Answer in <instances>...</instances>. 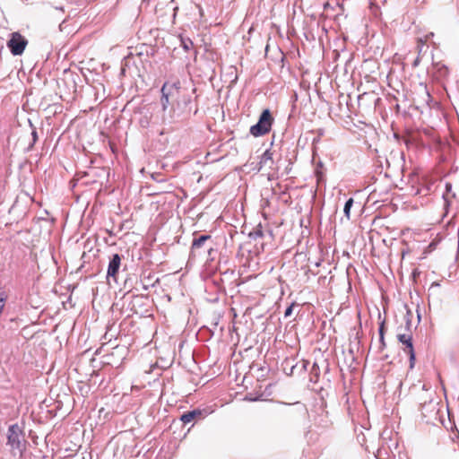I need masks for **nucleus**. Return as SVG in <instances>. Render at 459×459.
Here are the masks:
<instances>
[{"mask_svg": "<svg viewBox=\"0 0 459 459\" xmlns=\"http://www.w3.org/2000/svg\"><path fill=\"white\" fill-rule=\"evenodd\" d=\"M210 238H211L210 235H202L198 238L194 239L192 247H191V252L195 253L196 250L199 249L200 247H202L203 245L204 244V242Z\"/></svg>", "mask_w": 459, "mask_h": 459, "instance_id": "12", "label": "nucleus"}, {"mask_svg": "<svg viewBox=\"0 0 459 459\" xmlns=\"http://www.w3.org/2000/svg\"><path fill=\"white\" fill-rule=\"evenodd\" d=\"M23 440V433L18 424L11 425L8 428L7 445L13 450H22V442Z\"/></svg>", "mask_w": 459, "mask_h": 459, "instance_id": "5", "label": "nucleus"}, {"mask_svg": "<svg viewBox=\"0 0 459 459\" xmlns=\"http://www.w3.org/2000/svg\"><path fill=\"white\" fill-rule=\"evenodd\" d=\"M420 410L423 417H427L428 414L435 412L436 411V404L433 403L431 401L420 403Z\"/></svg>", "mask_w": 459, "mask_h": 459, "instance_id": "11", "label": "nucleus"}, {"mask_svg": "<svg viewBox=\"0 0 459 459\" xmlns=\"http://www.w3.org/2000/svg\"><path fill=\"white\" fill-rule=\"evenodd\" d=\"M174 0H157L155 12L160 16L167 13V11H176L178 7L173 6Z\"/></svg>", "mask_w": 459, "mask_h": 459, "instance_id": "7", "label": "nucleus"}, {"mask_svg": "<svg viewBox=\"0 0 459 459\" xmlns=\"http://www.w3.org/2000/svg\"><path fill=\"white\" fill-rule=\"evenodd\" d=\"M381 348L384 349L385 347V335H383V339H380Z\"/></svg>", "mask_w": 459, "mask_h": 459, "instance_id": "19", "label": "nucleus"}, {"mask_svg": "<svg viewBox=\"0 0 459 459\" xmlns=\"http://www.w3.org/2000/svg\"><path fill=\"white\" fill-rule=\"evenodd\" d=\"M423 47H424V45L417 44V49H418L419 55H420V53L422 52Z\"/></svg>", "mask_w": 459, "mask_h": 459, "instance_id": "18", "label": "nucleus"}, {"mask_svg": "<svg viewBox=\"0 0 459 459\" xmlns=\"http://www.w3.org/2000/svg\"><path fill=\"white\" fill-rule=\"evenodd\" d=\"M188 101H189V99L188 100H184V103L185 104H186Z\"/></svg>", "mask_w": 459, "mask_h": 459, "instance_id": "22", "label": "nucleus"}, {"mask_svg": "<svg viewBox=\"0 0 459 459\" xmlns=\"http://www.w3.org/2000/svg\"><path fill=\"white\" fill-rule=\"evenodd\" d=\"M316 363H315V364H313V369H315V368H316Z\"/></svg>", "mask_w": 459, "mask_h": 459, "instance_id": "23", "label": "nucleus"}, {"mask_svg": "<svg viewBox=\"0 0 459 459\" xmlns=\"http://www.w3.org/2000/svg\"><path fill=\"white\" fill-rule=\"evenodd\" d=\"M273 163V153L269 150H267L261 156L260 168H263V167L271 168Z\"/></svg>", "mask_w": 459, "mask_h": 459, "instance_id": "10", "label": "nucleus"}, {"mask_svg": "<svg viewBox=\"0 0 459 459\" xmlns=\"http://www.w3.org/2000/svg\"><path fill=\"white\" fill-rule=\"evenodd\" d=\"M273 121V118L271 115L270 110L264 109L262 112L258 122L251 126V134L257 137L268 134L272 128Z\"/></svg>", "mask_w": 459, "mask_h": 459, "instance_id": "3", "label": "nucleus"}, {"mask_svg": "<svg viewBox=\"0 0 459 459\" xmlns=\"http://www.w3.org/2000/svg\"><path fill=\"white\" fill-rule=\"evenodd\" d=\"M383 335H385V321H382L379 326V337L383 339Z\"/></svg>", "mask_w": 459, "mask_h": 459, "instance_id": "15", "label": "nucleus"}, {"mask_svg": "<svg viewBox=\"0 0 459 459\" xmlns=\"http://www.w3.org/2000/svg\"><path fill=\"white\" fill-rule=\"evenodd\" d=\"M352 204H353L352 198L348 199L347 202L345 203L343 212H344V214L347 217V219H350V212H351V208Z\"/></svg>", "mask_w": 459, "mask_h": 459, "instance_id": "14", "label": "nucleus"}, {"mask_svg": "<svg viewBox=\"0 0 459 459\" xmlns=\"http://www.w3.org/2000/svg\"><path fill=\"white\" fill-rule=\"evenodd\" d=\"M202 411L201 410H194L191 411L185 412L180 420L184 424L190 423L192 420H194L196 418H200L202 416Z\"/></svg>", "mask_w": 459, "mask_h": 459, "instance_id": "9", "label": "nucleus"}, {"mask_svg": "<svg viewBox=\"0 0 459 459\" xmlns=\"http://www.w3.org/2000/svg\"><path fill=\"white\" fill-rule=\"evenodd\" d=\"M121 261L122 258L120 255L115 254L112 255L108 267V277H112L115 281H117L118 271L121 265Z\"/></svg>", "mask_w": 459, "mask_h": 459, "instance_id": "6", "label": "nucleus"}, {"mask_svg": "<svg viewBox=\"0 0 459 459\" xmlns=\"http://www.w3.org/2000/svg\"><path fill=\"white\" fill-rule=\"evenodd\" d=\"M293 306H294V304L290 305V307L285 310V313H284L285 317H288V316H290L291 315Z\"/></svg>", "mask_w": 459, "mask_h": 459, "instance_id": "16", "label": "nucleus"}, {"mask_svg": "<svg viewBox=\"0 0 459 459\" xmlns=\"http://www.w3.org/2000/svg\"><path fill=\"white\" fill-rule=\"evenodd\" d=\"M28 45V40L19 32L11 34L10 39L7 41V47L13 56H21Z\"/></svg>", "mask_w": 459, "mask_h": 459, "instance_id": "4", "label": "nucleus"}, {"mask_svg": "<svg viewBox=\"0 0 459 459\" xmlns=\"http://www.w3.org/2000/svg\"><path fill=\"white\" fill-rule=\"evenodd\" d=\"M381 348L384 349L385 347V335H383V339H380Z\"/></svg>", "mask_w": 459, "mask_h": 459, "instance_id": "20", "label": "nucleus"}, {"mask_svg": "<svg viewBox=\"0 0 459 459\" xmlns=\"http://www.w3.org/2000/svg\"><path fill=\"white\" fill-rule=\"evenodd\" d=\"M433 69H434L433 75L437 80L445 79L446 77H447V75L449 74V70H448L447 66L445 64H443L442 62H434Z\"/></svg>", "mask_w": 459, "mask_h": 459, "instance_id": "8", "label": "nucleus"}, {"mask_svg": "<svg viewBox=\"0 0 459 459\" xmlns=\"http://www.w3.org/2000/svg\"><path fill=\"white\" fill-rule=\"evenodd\" d=\"M433 36H434V33L429 32V33L424 35L423 37H419L417 39V44L426 45L427 42L429 40V39L432 38Z\"/></svg>", "mask_w": 459, "mask_h": 459, "instance_id": "13", "label": "nucleus"}, {"mask_svg": "<svg viewBox=\"0 0 459 459\" xmlns=\"http://www.w3.org/2000/svg\"><path fill=\"white\" fill-rule=\"evenodd\" d=\"M161 97L160 103L162 110L165 112L169 107H171L169 113H175L174 104L177 102L179 105L178 100L181 96V82L179 80L168 81L164 82L161 87ZM172 116V114H170Z\"/></svg>", "mask_w": 459, "mask_h": 459, "instance_id": "1", "label": "nucleus"}, {"mask_svg": "<svg viewBox=\"0 0 459 459\" xmlns=\"http://www.w3.org/2000/svg\"><path fill=\"white\" fill-rule=\"evenodd\" d=\"M411 324L410 322H406V325L403 330V326L398 328L397 333V340L402 344V350L403 352L409 355V368L412 369L416 363V355L414 351V346L412 342V333L410 329Z\"/></svg>", "mask_w": 459, "mask_h": 459, "instance_id": "2", "label": "nucleus"}, {"mask_svg": "<svg viewBox=\"0 0 459 459\" xmlns=\"http://www.w3.org/2000/svg\"><path fill=\"white\" fill-rule=\"evenodd\" d=\"M419 60H420V57L418 56L415 60V65H417L419 63Z\"/></svg>", "mask_w": 459, "mask_h": 459, "instance_id": "21", "label": "nucleus"}, {"mask_svg": "<svg viewBox=\"0 0 459 459\" xmlns=\"http://www.w3.org/2000/svg\"><path fill=\"white\" fill-rule=\"evenodd\" d=\"M31 134H32V137H33V143H35L37 141V139H38L37 132H36L35 129L32 130Z\"/></svg>", "mask_w": 459, "mask_h": 459, "instance_id": "17", "label": "nucleus"}]
</instances>
